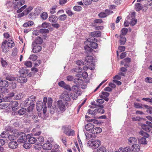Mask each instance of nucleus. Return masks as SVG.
<instances>
[{"label":"nucleus","mask_w":152,"mask_h":152,"mask_svg":"<svg viewBox=\"0 0 152 152\" xmlns=\"http://www.w3.org/2000/svg\"><path fill=\"white\" fill-rule=\"evenodd\" d=\"M79 86H73L71 88V90H72L76 93H77L79 90Z\"/></svg>","instance_id":"35"},{"label":"nucleus","mask_w":152,"mask_h":152,"mask_svg":"<svg viewBox=\"0 0 152 152\" xmlns=\"http://www.w3.org/2000/svg\"><path fill=\"white\" fill-rule=\"evenodd\" d=\"M120 43L121 45H124L125 44L126 41V39L125 37L122 35H120Z\"/></svg>","instance_id":"29"},{"label":"nucleus","mask_w":152,"mask_h":152,"mask_svg":"<svg viewBox=\"0 0 152 152\" xmlns=\"http://www.w3.org/2000/svg\"><path fill=\"white\" fill-rule=\"evenodd\" d=\"M2 51L4 53H7L9 50V48L7 45V41H4L2 43L1 45Z\"/></svg>","instance_id":"12"},{"label":"nucleus","mask_w":152,"mask_h":152,"mask_svg":"<svg viewBox=\"0 0 152 152\" xmlns=\"http://www.w3.org/2000/svg\"><path fill=\"white\" fill-rule=\"evenodd\" d=\"M52 145L48 141L47 142L43 144L42 147L45 150H49L51 149Z\"/></svg>","instance_id":"17"},{"label":"nucleus","mask_w":152,"mask_h":152,"mask_svg":"<svg viewBox=\"0 0 152 152\" xmlns=\"http://www.w3.org/2000/svg\"><path fill=\"white\" fill-rule=\"evenodd\" d=\"M33 8L31 7H28V8H27L25 10V13L26 15H27L28 14V13L31 11L32 10Z\"/></svg>","instance_id":"56"},{"label":"nucleus","mask_w":152,"mask_h":152,"mask_svg":"<svg viewBox=\"0 0 152 152\" xmlns=\"http://www.w3.org/2000/svg\"><path fill=\"white\" fill-rule=\"evenodd\" d=\"M26 7L27 6L26 5L23 6L17 10V13H20L22 11H23L26 8Z\"/></svg>","instance_id":"60"},{"label":"nucleus","mask_w":152,"mask_h":152,"mask_svg":"<svg viewBox=\"0 0 152 152\" xmlns=\"http://www.w3.org/2000/svg\"><path fill=\"white\" fill-rule=\"evenodd\" d=\"M34 105V104H32L30 106L28 107L27 110L26 108H21L18 111V114H25V113L27 114L30 113L33 110Z\"/></svg>","instance_id":"7"},{"label":"nucleus","mask_w":152,"mask_h":152,"mask_svg":"<svg viewBox=\"0 0 152 152\" xmlns=\"http://www.w3.org/2000/svg\"><path fill=\"white\" fill-rule=\"evenodd\" d=\"M0 85L2 88L7 87L8 86V82L6 80H2L0 78Z\"/></svg>","instance_id":"22"},{"label":"nucleus","mask_w":152,"mask_h":152,"mask_svg":"<svg viewBox=\"0 0 152 152\" xmlns=\"http://www.w3.org/2000/svg\"><path fill=\"white\" fill-rule=\"evenodd\" d=\"M4 100L5 102H9L10 103L12 102V99L10 97L7 96L4 98Z\"/></svg>","instance_id":"59"},{"label":"nucleus","mask_w":152,"mask_h":152,"mask_svg":"<svg viewBox=\"0 0 152 152\" xmlns=\"http://www.w3.org/2000/svg\"><path fill=\"white\" fill-rule=\"evenodd\" d=\"M102 131V129L101 128L97 127L93 129L92 133L93 134H96L101 133Z\"/></svg>","instance_id":"24"},{"label":"nucleus","mask_w":152,"mask_h":152,"mask_svg":"<svg viewBox=\"0 0 152 152\" xmlns=\"http://www.w3.org/2000/svg\"><path fill=\"white\" fill-rule=\"evenodd\" d=\"M132 119L134 121H141L143 120V118L138 116L136 117H133L132 118Z\"/></svg>","instance_id":"52"},{"label":"nucleus","mask_w":152,"mask_h":152,"mask_svg":"<svg viewBox=\"0 0 152 152\" xmlns=\"http://www.w3.org/2000/svg\"><path fill=\"white\" fill-rule=\"evenodd\" d=\"M137 22L136 19L132 18L130 23V25L132 26H133L136 24Z\"/></svg>","instance_id":"53"},{"label":"nucleus","mask_w":152,"mask_h":152,"mask_svg":"<svg viewBox=\"0 0 152 152\" xmlns=\"http://www.w3.org/2000/svg\"><path fill=\"white\" fill-rule=\"evenodd\" d=\"M145 81L147 83H152V78L149 77H147L145 79Z\"/></svg>","instance_id":"64"},{"label":"nucleus","mask_w":152,"mask_h":152,"mask_svg":"<svg viewBox=\"0 0 152 152\" xmlns=\"http://www.w3.org/2000/svg\"><path fill=\"white\" fill-rule=\"evenodd\" d=\"M48 19L50 22L53 23H56L58 20L57 17L53 15L50 16Z\"/></svg>","instance_id":"23"},{"label":"nucleus","mask_w":152,"mask_h":152,"mask_svg":"<svg viewBox=\"0 0 152 152\" xmlns=\"http://www.w3.org/2000/svg\"><path fill=\"white\" fill-rule=\"evenodd\" d=\"M7 134L8 133L7 132L4 131L1 133V136L2 138H6L8 137Z\"/></svg>","instance_id":"48"},{"label":"nucleus","mask_w":152,"mask_h":152,"mask_svg":"<svg viewBox=\"0 0 152 152\" xmlns=\"http://www.w3.org/2000/svg\"><path fill=\"white\" fill-rule=\"evenodd\" d=\"M42 42V38L39 37H37L34 42H33L32 44H37L38 45L41 44Z\"/></svg>","instance_id":"25"},{"label":"nucleus","mask_w":152,"mask_h":152,"mask_svg":"<svg viewBox=\"0 0 152 152\" xmlns=\"http://www.w3.org/2000/svg\"><path fill=\"white\" fill-rule=\"evenodd\" d=\"M64 132L68 136H72L75 134V132L72 129H70L69 127L64 126L62 127Z\"/></svg>","instance_id":"8"},{"label":"nucleus","mask_w":152,"mask_h":152,"mask_svg":"<svg viewBox=\"0 0 152 152\" xmlns=\"http://www.w3.org/2000/svg\"><path fill=\"white\" fill-rule=\"evenodd\" d=\"M62 95L64 100L67 101H70V99L67 92L64 91Z\"/></svg>","instance_id":"18"},{"label":"nucleus","mask_w":152,"mask_h":152,"mask_svg":"<svg viewBox=\"0 0 152 152\" xmlns=\"http://www.w3.org/2000/svg\"><path fill=\"white\" fill-rule=\"evenodd\" d=\"M128 29L126 28H124L121 30V35H122L123 36L126 35L128 32Z\"/></svg>","instance_id":"50"},{"label":"nucleus","mask_w":152,"mask_h":152,"mask_svg":"<svg viewBox=\"0 0 152 152\" xmlns=\"http://www.w3.org/2000/svg\"><path fill=\"white\" fill-rule=\"evenodd\" d=\"M8 137L10 140H14L16 138L15 136L14 135H10L9 136H8Z\"/></svg>","instance_id":"61"},{"label":"nucleus","mask_w":152,"mask_h":152,"mask_svg":"<svg viewBox=\"0 0 152 152\" xmlns=\"http://www.w3.org/2000/svg\"><path fill=\"white\" fill-rule=\"evenodd\" d=\"M125 49V47L124 46H120L118 47V50L120 52L124 51Z\"/></svg>","instance_id":"63"},{"label":"nucleus","mask_w":152,"mask_h":152,"mask_svg":"<svg viewBox=\"0 0 152 152\" xmlns=\"http://www.w3.org/2000/svg\"><path fill=\"white\" fill-rule=\"evenodd\" d=\"M142 128L146 131H149L150 130V128L147 124H143L142 125Z\"/></svg>","instance_id":"38"},{"label":"nucleus","mask_w":152,"mask_h":152,"mask_svg":"<svg viewBox=\"0 0 152 152\" xmlns=\"http://www.w3.org/2000/svg\"><path fill=\"white\" fill-rule=\"evenodd\" d=\"M23 97L22 93L19 94L15 96L14 99L16 100H19L21 99Z\"/></svg>","instance_id":"49"},{"label":"nucleus","mask_w":152,"mask_h":152,"mask_svg":"<svg viewBox=\"0 0 152 152\" xmlns=\"http://www.w3.org/2000/svg\"><path fill=\"white\" fill-rule=\"evenodd\" d=\"M67 18V15L65 14H63L59 16L58 18L60 21H64Z\"/></svg>","instance_id":"37"},{"label":"nucleus","mask_w":152,"mask_h":152,"mask_svg":"<svg viewBox=\"0 0 152 152\" xmlns=\"http://www.w3.org/2000/svg\"><path fill=\"white\" fill-rule=\"evenodd\" d=\"M43 102L42 101H39L37 102L36 104V108L38 111L40 112L41 111L42 108L44 107L43 111L44 114H45L47 111V107L46 104L47 102V98L44 97L43 100Z\"/></svg>","instance_id":"2"},{"label":"nucleus","mask_w":152,"mask_h":152,"mask_svg":"<svg viewBox=\"0 0 152 152\" xmlns=\"http://www.w3.org/2000/svg\"><path fill=\"white\" fill-rule=\"evenodd\" d=\"M31 146V145L29 143H26L23 145V147L26 149H28Z\"/></svg>","instance_id":"55"},{"label":"nucleus","mask_w":152,"mask_h":152,"mask_svg":"<svg viewBox=\"0 0 152 152\" xmlns=\"http://www.w3.org/2000/svg\"><path fill=\"white\" fill-rule=\"evenodd\" d=\"M91 0H83V2L86 5H88L91 3Z\"/></svg>","instance_id":"58"},{"label":"nucleus","mask_w":152,"mask_h":152,"mask_svg":"<svg viewBox=\"0 0 152 152\" xmlns=\"http://www.w3.org/2000/svg\"><path fill=\"white\" fill-rule=\"evenodd\" d=\"M29 58L32 61H34L37 58V56L35 55H31L29 57Z\"/></svg>","instance_id":"54"},{"label":"nucleus","mask_w":152,"mask_h":152,"mask_svg":"<svg viewBox=\"0 0 152 152\" xmlns=\"http://www.w3.org/2000/svg\"><path fill=\"white\" fill-rule=\"evenodd\" d=\"M134 107L136 108H142L143 106L145 107L146 109V112L150 114H152V107L148 105H143L137 102H134Z\"/></svg>","instance_id":"4"},{"label":"nucleus","mask_w":152,"mask_h":152,"mask_svg":"<svg viewBox=\"0 0 152 152\" xmlns=\"http://www.w3.org/2000/svg\"><path fill=\"white\" fill-rule=\"evenodd\" d=\"M35 96H34L32 95L30 96L29 98H28L27 99L28 101L31 102L30 105H31L32 104H34V103H32V102L34 101L35 100Z\"/></svg>","instance_id":"31"},{"label":"nucleus","mask_w":152,"mask_h":152,"mask_svg":"<svg viewBox=\"0 0 152 152\" xmlns=\"http://www.w3.org/2000/svg\"><path fill=\"white\" fill-rule=\"evenodd\" d=\"M12 107V110L13 111H15L18 110V103L16 101L11 102L9 104Z\"/></svg>","instance_id":"13"},{"label":"nucleus","mask_w":152,"mask_h":152,"mask_svg":"<svg viewBox=\"0 0 152 152\" xmlns=\"http://www.w3.org/2000/svg\"><path fill=\"white\" fill-rule=\"evenodd\" d=\"M84 49L88 55L86 57L85 60H83L82 61L79 60L76 61V64L79 66L86 65V64H87L88 62L91 61L92 60V57L90 55V54L92 52L93 49L87 45H86L84 47Z\"/></svg>","instance_id":"1"},{"label":"nucleus","mask_w":152,"mask_h":152,"mask_svg":"<svg viewBox=\"0 0 152 152\" xmlns=\"http://www.w3.org/2000/svg\"><path fill=\"white\" fill-rule=\"evenodd\" d=\"M94 127V125L92 124H88L85 126V128L87 131H90Z\"/></svg>","instance_id":"26"},{"label":"nucleus","mask_w":152,"mask_h":152,"mask_svg":"<svg viewBox=\"0 0 152 152\" xmlns=\"http://www.w3.org/2000/svg\"><path fill=\"white\" fill-rule=\"evenodd\" d=\"M74 82L75 84L79 85L82 82V80L80 78H76L74 79Z\"/></svg>","instance_id":"40"},{"label":"nucleus","mask_w":152,"mask_h":152,"mask_svg":"<svg viewBox=\"0 0 152 152\" xmlns=\"http://www.w3.org/2000/svg\"><path fill=\"white\" fill-rule=\"evenodd\" d=\"M90 34L92 37L91 38V39H92V38H94V37H99L101 36V33L99 31H95L91 33Z\"/></svg>","instance_id":"21"},{"label":"nucleus","mask_w":152,"mask_h":152,"mask_svg":"<svg viewBox=\"0 0 152 152\" xmlns=\"http://www.w3.org/2000/svg\"><path fill=\"white\" fill-rule=\"evenodd\" d=\"M113 13L112 11L107 10H106L104 12H101L99 13L98 15L99 17L103 18L106 17L107 15Z\"/></svg>","instance_id":"15"},{"label":"nucleus","mask_w":152,"mask_h":152,"mask_svg":"<svg viewBox=\"0 0 152 152\" xmlns=\"http://www.w3.org/2000/svg\"><path fill=\"white\" fill-rule=\"evenodd\" d=\"M48 15L47 12H43L41 15V17L44 20H46L48 18Z\"/></svg>","instance_id":"44"},{"label":"nucleus","mask_w":152,"mask_h":152,"mask_svg":"<svg viewBox=\"0 0 152 152\" xmlns=\"http://www.w3.org/2000/svg\"><path fill=\"white\" fill-rule=\"evenodd\" d=\"M57 106L60 111H64L66 109L65 103L61 100H59L57 102Z\"/></svg>","instance_id":"9"},{"label":"nucleus","mask_w":152,"mask_h":152,"mask_svg":"<svg viewBox=\"0 0 152 152\" xmlns=\"http://www.w3.org/2000/svg\"><path fill=\"white\" fill-rule=\"evenodd\" d=\"M73 9L76 11H80L82 9V7L79 6H76L73 7Z\"/></svg>","instance_id":"51"},{"label":"nucleus","mask_w":152,"mask_h":152,"mask_svg":"<svg viewBox=\"0 0 152 152\" xmlns=\"http://www.w3.org/2000/svg\"><path fill=\"white\" fill-rule=\"evenodd\" d=\"M39 31L40 33L42 34L48 33L49 32V30L46 28L40 29H39Z\"/></svg>","instance_id":"47"},{"label":"nucleus","mask_w":152,"mask_h":152,"mask_svg":"<svg viewBox=\"0 0 152 152\" xmlns=\"http://www.w3.org/2000/svg\"><path fill=\"white\" fill-rule=\"evenodd\" d=\"M137 140L136 138L134 137H131L128 139V143L129 145H134L137 144Z\"/></svg>","instance_id":"16"},{"label":"nucleus","mask_w":152,"mask_h":152,"mask_svg":"<svg viewBox=\"0 0 152 152\" xmlns=\"http://www.w3.org/2000/svg\"><path fill=\"white\" fill-rule=\"evenodd\" d=\"M33 47L32 51L34 53H37L40 52L42 49V47L40 45L37 44H32Z\"/></svg>","instance_id":"14"},{"label":"nucleus","mask_w":152,"mask_h":152,"mask_svg":"<svg viewBox=\"0 0 152 152\" xmlns=\"http://www.w3.org/2000/svg\"><path fill=\"white\" fill-rule=\"evenodd\" d=\"M7 45L9 48H11L14 45V43L12 40L10 42L9 40L7 42Z\"/></svg>","instance_id":"46"},{"label":"nucleus","mask_w":152,"mask_h":152,"mask_svg":"<svg viewBox=\"0 0 152 152\" xmlns=\"http://www.w3.org/2000/svg\"><path fill=\"white\" fill-rule=\"evenodd\" d=\"M139 142L140 144H146L147 143L146 139L145 137L141 138L139 140Z\"/></svg>","instance_id":"36"},{"label":"nucleus","mask_w":152,"mask_h":152,"mask_svg":"<svg viewBox=\"0 0 152 152\" xmlns=\"http://www.w3.org/2000/svg\"><path fill=\"white\" fill-rule=\"evenodd\" d=\"M92 115L91 117L90 116H88L87 115H85V118L87 119L86 121L88 122H93L94 124H97L98 123V121L95 118H99L100 119H105L106 118L105 115H102L99 117V118L96 117L95 116V115Z\"/></svg>","instance_id":"5"},{"label":"nucleus","mask_w":152,"mask_h":152,"mask_svg":"<svg viewBox=\"0 0 152 152\" xmlns=\"http://www.w3.org/2000/svg\"><path fill=\"white\" fill-rule=\"evenodd\" d=\"M17 80L19 82L24 83L27 82V79L26 77L23 76H20L18 77H17Z\"/></svg>","instance_id":"20"},{"label":"nucleus","mask_w":152,"mask_h":152,"mask_svg":"<svg viewBox=\"0 0 152 152\" xmlns=\"http://www.w3.org/2000/svg\"><path fill=\"white\" fill-rule=\"evenodd\" d=\"M23 104L25 106H27L28 105H30L31 102H29L27 99L23 102Z\"/></svg>","instance_id":"62"},{"label":"nucleus","mask_w":152,"mask_h":152,"mask_svg":"<svg viewBox=\"0 0 152 152\" xmlns=\"http://www.w3.org/2000/svg\"><path fill=\"white\" fill-rule=\"evenodd\" d=\"M8 104L5 102H3L0 104V108L4 109L6 108Z\"/></svg>","instance_id":"45"},{"label":"nucleus","mask_w":152,"mask_h":152,"mask_svg":"<svg viewBox=\"0 0 152 152\" xmlns=\"http://www.w3.org/2000/svg\"><path fill=\"white\" fill-rule=\"evenodd\" d=\"M93 61V58H92V61L90 62H88V63L87 64H86V65H89L90 64L91 65L90 66V67L89 68L91 69H94L95 67V65L92 62Z\"/></svg>","instance_id":"42"},{"label":"nucleus","mask_w":152,"mask_h":152,"mask_svg":"<svg viewBox=\"0 0 152 152\" xmlns=\"http://www.w3.org/2000/svg\"><path fill=\"white\" fill-rule=\"evenodd\" d=\"M24 64L27 67H31L32 63L30 61H25Z\"/></svg>","instance_id":"57"},{"label":"nucleus","mask_w":152,"mask_h":152,"mask_svg":"<svg viewBox=\"0 0 152 152\" xmlns=\"http://www.w3.org/2000/svg\"><path fill=\"white\" fill-rule=\"evenodd\" d=\"M87 40L89 42V45L91 48L96 49L98 47V44L95 42H96V39L92 38V39L89 38Z\"/></svg>","instance_id":"10"},{"label":"nucleus","mask_w":152,"mask_h":152,"mask_svg":"<svg viewBox=\"0 0 152 152\" xmlns=\"http://www.w3.org/2000/svg\"><path fill=\"white\" fill-rule=\"evenodd\" d=\"M19 72L21 75H26L28 73V70L25 68H23L20 70Z\"/></svg>","instance_id":"33"},{"label":"nucleus","mask_w":152,"mask_h":152,"mask_svg":"<svg viewBox=\"0 0 152 152\" xmlns=\"http://www.w3.org/2000/svg\"><path fill=\"white\" fill-rule=\"evenodd\" d=\"M47 102H48V108H51L52 106L53 102V99L51 98H48L47 99Z\"/></svg>","instance_id":"34"},{"label":"nucleus","mask_w":152,"mask_h":152,"mask_svg":"<svg viewBox=\"0 0 152 152\" xmlns=\"http://www.w3.org/2000/svg\"><path fill=\"white\" fill-rule=\"evenodd\" d=\"M17 130H12V132L14 133L15 134H17L18 136V137L19 138L18 140V142L19 143H24L26 142V136L25 134L23 132L18 133L17 134L16 132Z\"/></svg>","instance_id":"3"},{"label":"nucleus","mask_w":152,"mask_h":152,"mask_svg":"<svg viewBox=\"0 0 152 152\" xmlns=\"http://www.w3.org/2000/svg\"><path fill=\"white\" fill-rule=\"evenodd\" d=\"M44 137L42 136H40L37 139L36 142L37 144H42L44 142Z\"/></svg>","instance_id":"28"},{"label":"nucleus","mask_w":152,"mask_h":152,"mask_svg":"<svg viewBox=\"0 0 152 152\" xmlns=\"http://www.w3.org/2000/svg\"><path fill=\"white\" fill-rule=\"evenodd\" d=\"M57 7V6H54L50 10V12L51 14H53L56 12V10Z\"/></svg>","instance_id":"43"},{"label":"nucleus","mask_w":152,"mask_h":152,"mask_svg":"<svg viewBox=\"0 0 152 152\" xmlns=\"http://www.w3.org/2000/svg\"><path fill=\"white\" fill-rule=\"evenodd\" d=\"M99 106L100 108L95 109V112L97 111V113H96L103 114L104 113V110L102 108L103 106L102 105H100Z\"/></svg>","instance_id":"27"},{"label":"nucleus","mask_w":152,"mask_h":152,"mask_svg":"<svg viewBox=\"0 0 152 152\" xmlns=\"http://www.w3.org/2000/svg\"><path fill=\"white\" fill-rule=\"evenodd\" d=\"M100 144L99 140L92 139L88 141L87 145L89 147L95 148L99 147Z\"/></svg>","instance_id":"6"},{"label":"nucleus","mask_w":152,"mask_h":152,"mask_svg":"<svg viewBox=\"0 0 152 152\" xmlns=\"http://www.w3.org/2000/svg\"><path fill=\"white\" fill-rule=\"evenodd\" d=\"M51 26V24L50 23L45 22L42 23L41 27L43 28H49Z\"/></svg>","instance_id":"41"},{"label":"nucleus","mask_w":152,"mask_h":152,"mask_svg":"<svg viewBox=\"0 0 152 152\" xmlns=\"http://www.w3.org/2000/svg\"><path fill=\"white\" fill-rule=\"evenodd\" d=\"M132 147L133 148L132 149V151L134 152H138L139 151L140 149V147L139 145L137 144L134 145H132Z\"/></svg>","instance_id":"30"},{"label":"nucleus","mask_w":152,"mask_h":152,"mask_svg":"<svg viewBox=\"0 0 152 152\" xmlns=\"http://www.w3.org/2000/svg\"><path fill=\"white\" fill-rule=\"evenodd\" d=\"M26 140L29 142V143L32 144H34L36 142V139L34 137H33V135L31 134H27L26 136Z\"/></svg>","instance_id":"11"},{"label":"nucleus","mask_w":152,"mask_h":152,"mask_svg":"<svg viewBox=\"0 0 152 152\" xmlns=\"http://www.w3.org/2000/svg\"><path fill=\"white\" fill-rule=\"evenodd\" d=\"M106 149L104 147H101L97 150L96 152H106Z\"/></svg>","instance_id":"39"},{"label":"nucleus","mask_w":152,"mask_h":152,"mask_svg":"<svg viewBox=\"0 0 152 152\" xmlns=\"http://www.w3.org/2000/svg\"><path fill=\"white\" fill-rule=\"evenodd\" d=\"M18 146L17 142L16 141H12L9 142V146L10 148L14 149L16 148Z\"/></svg>","instance_id":"19"},{"label":"nucleus","mask_w":152,"mask_h":152,"mask_svg":"<svg viewBox=\"0 0 152 152\" xmlns=\"http://www.w3.org/2000/svg\"><path fill=\"white\" fill-rule=\"evenodd\" d=\"M142 8V6L140 3H137L135 4V8L137 11H139L141 10Z\"/></svg>","instance_id":"32"}]
</instances>
